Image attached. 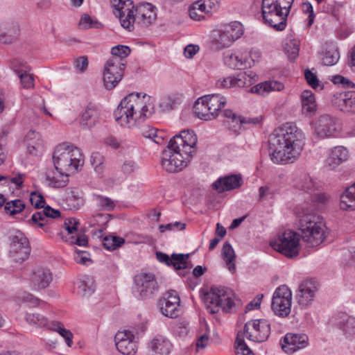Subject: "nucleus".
<instances>
[{
    "instance_id": "nucleus-1",
    "label": "nucleus",
    "mask_w": 355,
    "mask_h": 355,
    "mask_svg": "<svg viewBox=\"0 0 355 355\" xmlns=\"http://www.w3.org/2000/svg\"><path fill=\"white\" fill-rule=\"evenodd\" d=\"M271 160L275 164L293 162L304 145V136L293 123H286L275 129L269 139Z\"/></svg>"
},
{
    "instance_id": "nucleus-2",
    "label": "nucleus",
    "mask_w": 355,
    "mask_h": 355,
    "mask_svg": "<svg viewBox=\"0 0 355 355\" xmlns=\"http://www.w3.org/2000/svg\"><path fill=\"white\" fill-rule=\"evenodd\" d=\"M197 137L192 130H182L170 139L161 156L162 168L169 173H178L185 168L196 152Z\"/></svg>"
},
{
    "instance_id": "nucleus-3",
    "label": "nucleus",
    "mask_w": 355,
    "mask_h": 355,
    "mask_svg": "<svg viewBox=\"0 0 355 355\" xmlns=\"http://www.w3.org/2000/svg\"><path fill=\"white\" fill-rule=\"evenodd\" d=\"M294 0H262V16L266 23L282 31L286 26L287 17Z\"/></svg>"
},
{
    "instance_id": "nucleus-4",
    "label": "nucleus",
    "mask_w": 355,
    "mask_h": 355,
    "mask_svg": "<svg viewBox=\"0 0 355 355\" xmlns=\"http://www.w3.org/2000/svg\"><path fill=\"white\" fill-rule=\"evenodd\" d=\"M56 170L69 174L75 173L84 163L80 150L76 146L62 144L56 146L53 155Z\"/></svg>"
},
{
    "instance_id": "nucleus-5",
    "label": "nucleus",
    "mask_w": 355,
    "mask_h": 355,
    "mask_svg": "<svg viewBox=\"0 0 355 355\" xmlns=\"http://www.w3.org/2000/svg\"><path fill=\"white\" fill-rule=\"evenodd\" d=\"M203 300L208 312L211 314L218 313L220 309L230 312L235 306V295L226 287H211L205 294Z\"/></svg>"
},
{
    "instance_id": "nucleus-6",
    "label": "nucleus",
    "mask_w": 355,
    "mask_h": 355,
    "mask_svg": "<svg viewBox=\"0 0 355 355\" xmlns=\"http://www.w3.org/2000/svg\"><path fill=\"white\" fill-rule=\"evenodd\" d=\"M227 103L225 96L220 94H209L202 96L195 102L193 110L196 116L205 121L214 119L218 112Z\"/></svg>"
},
{
    "instance_id": "nucleus-7",
    "label": "nucleus",
    "mask_w": 355,
    "mask_h": 355,
    "mask_svg": "<svg viewBox=\"0 0 355 355\" xmlns=\"http://www.w3.org/2000/svg\"><path fill=\"white\" fill-rule=\"evenodd\" d=\"M299 235L290 230L279 233L277 236L270 241L271 247L276 251L288 258L298 255L300 246Z\"/></svg>"
},
{
    "instance_id": "nucleus-8",
    "label": "nucleus",
    "mask_w": 355,
    "mask_h": 355,
    "mask_svg": "<svg viewBox=\"0 0 355 355\" xmlns=\"http://www.w3.org/2000/svg\"><path fill=\"white\" fill-rule=\"evenodd\" d=\"M243 34L242 24L238 21L220 26L212 31L214 43L220 49L229 47Z\"/></svg>"
},
{
    "instance_id": "nucleus-9",
    "label": "nucleus",
    "mask_w": 355,
    "mask_h": 355,
    "mask_svg": "<svg viewBox=\"0 0 355 355\" xmlns=\"http://www.w3.org/2000/svg\"><path fill=\"white\" fill-rule=\"evenodd\" d=\"M125 98L136 125L144 121L153 114L154 107L150 102V96L146 94L141 96L139 94H130Z\"/></svg>"
},
{
    "instance_id": "nucleus-10",
    "label": "nucleus",
    "mask_w": 355,
    "mask_h": 355,
    "mask_svg": "<svg viewBox=\"0 0 355 355\" xmlns=\"http://www.w3.org/2000/svg\"><path fill=\"white\" fill-rule=\"evenodd\" d=\"M242 337L255 343H262L268 339L270 334V325L266 320H252L247 322L243 331H239Z\"/></svg>"
},
{
    "instance_id": "nucleus-11",
    "label": "nucleus",
    "mask_w": 355,
    "mask_h": 355,
    "mask_svg": "<svg viewBox=\"0 0 355 355\" xmlns=\"http://www.w3.org/2000/svg\"><path fill=\"white\" fill-rule=\"evenodd\" d=\"M125 63L120 58L112 57L106 62L103 70V83L107 89L114 88L122 79Z\"/></svg>"
},
{
    "instance_id": "nucleus-12",
    "label": "nucleus",
    "mask_w": 355,
    "mask_h": 355,
    "mask_svg": "<svg viewBox=\"0 0 355 355\" xmlns=\"http://www.w3.org/2000/svg\"><path fill=\"white\" fill-rule=\"evenodd\" d=\"M10 257L15 262H21L27 259L31 252V247L24 234L20 231H15L10 235Z\"/></svg>"
},
{
    "instance_id": "nucleus-13",
    "label": "nucleus",
    "mask_w": 355,
    "mask_h": 355,
    "mask_svg": "<svg viewBox=\"0 0 355 355\" xmlns=\"http://www.w3.org/2000/svg\"><path fill=\"white\" fill-rule=\"evenodd\" d=\"M292 292L286 285L279 286L273 293L272 309L277 315L286 317L291 313Z\"/></svg>"
},
{
    "instance_id": "nucleus-14",
    "label": "nucleus",
    "mask_w": 355,
    "mask_h": 355,
    "mask_svg": "<svg viewBox=\"0 0 355 355\" xmlns=\"http://www.w3.org/2000/svg\"><path fill=\"white\" fill-rule=\"evenodd\" d=\"M257 80L256 73L252 71L240 72L236 76H227L218 80L216 85L223 88H242L250 87Z\"/></svg>"
},
{
    "instance_id": "nucleus-15",
    "label": "nucleus",
    "mask_w": 355,
    "mask_h": 355,
    "mask_svg": "<svg viewBox=\"0 0 355 355\" xmlns=\"http://www.w3.org/2000/svg\"><path fill=\"white\" fill-rule=\"evenodd\" d=\"M158 306L162 314L170 318H176L180 315V298L175 291L166 293L158 301Z\"/></svg>"
},
{
    "instance_id": "nucleus-16",
    "label": "nucleus",
    "mask_w": 355,
    "mask_h": 355,
    "mask_svg": "<svg viewBox=\"0 0 355 355\" xmlns=\"http://www.w3.org/2000/svg\"><path fill=\"white\" fill-rule=\"evenodd\" d=\"M135 292L141 299L152 297L158 290V284L153 274H140L135 277Z\"/></svg>"
},
{
    "instance_id": "nucleus-17",
    "label": "nucleus",
    "mask_w": 355,
    "mask_h": 355,
    "mask_svg": "<svg viewBox=\"0 0 355 355\" xmlns=\"http://www.w3.org/2000/svg\"><path fill=\"white\" fill-rule=\"evenodd\" d=\"M60 216V211L58 209L46 206L43 211L34 213L31 218V222L38 227L42 228L46 233H51L53 224L50 218H57Z\"/></svg>"
},
{
    "instance_id": "nucleus-18",
    "label": "nucleus",
    "mask_w": 355,
    "mask_h": 355,
    "mask_svg": "<svg viewBox=\"0 0 355 355\" xmlns=\"http://www.w3.org/2000/svg\"><path fill=\"white\" fill-rule=\"evenodd\" d=\"M115 344L118 351L123 355H135L137 345L134 334L128 330L118 331L115 335Z\"/></svg>"
},
{
    "instance_id": "nucleus-19",
    "label": "nucleus",
    "mask_w": 355,
    "mask_h": 355,
    "mask_svg": "<svg viewBox=\"0 0 355 355\" xmlns=\"http://www.w3.org/2000/svg\"><path fill=\"white\" fill-rule=\"evenodd\" d=\"M338 121L328 114L321 115L314 123V132L318 138L332 136L338 129Z\"/></svg>"
},
{
    "instance_id": "nucleus-20",
    "label": "nucleus",
    "mask_w": 355,
    "mask_h": 355,
    "mask_svg": "<svg viewBox=\"0 0 355 355\" xmlns=\"http://www.w3.org/2000/svg\"><path fill=\"white\" fill-rule=\"evenodd\" d=\"M331 103L342 112L355 113V92H337L332 96Z\"/></svg>"
},
{
    "instance_id": "nucleus-21",
    "label": "nucleus",
    "mask_w": 355,
    "mask_h": 355,
    "mask_svg": "<svg viewBox=\"0 0 355 355\" xmlns=\"http://www.w3.org/2000/svg\"><path fill=\"white\" fill-rule=\"evenodd\" d=\"M296 215L298 218L297 227L304 241H309L311 238V214L308 203L300 205L296 207Z\"/></svg>"
},
{
    "instance_id": "nucleus-22",
    "label": "nucleus",
    "mask_w": 355,
    "mask_h": 355,
    "mask_svg": "<svg viewBox=\"0 0 355 355\" xmlns=\"http://www.w3.org/2000/svg\"><path fill=\"white\" fill-rule=\"evenodd\" d=\"M309 336L306 334H287L281 343L282 349L287 354L303 349L309 345Z\"/></svg>"
},
{
    "instance_id": "nucleus-23",
    "label": "nucleus",
    "mask_w": 355,
    "mask_h": 355,
    "mask_svg": "<svg viewBox=\"0 0 355 355\" xmlns=\"http://www.w3.org/2000/svg\"><path fill=\"white\" fill-rule=\"evenodd\" d=\"M53 280V275L49 269L43 267L35 268L30 276L31 286L34 290L47 288Z\"/></svg>"
},
{
    "instance_id": "nucleus-24",
    "label": "nucleus",
    "mask_w": 355,
    "mask_h": 355,
    "mask_svg": "<svg viewBox=\"0 0 355 355\" xmlns=\"http://www.w3.org/2000/svg\"><path fill=\"white\" fill-rule=\"evenodd\" d=\"M114 116L118 124L122 127L130 128L137 125L125 97L114 110Z\"/></svg>"
},
{
    "instance_id": "nucleus-25",
    "label": "nucleus",
    "mask_w": 355,
    "mask_h": 355,
    "mask_svg": "<svg viewBox=\"0 0 355 355\" xmlns=\"http://www.w3.org/2000/svg\"><path fill=\"white\" fill-rule=\"evenodd\" d=\"M225 64L233 69H242L251 67V62L248 58V52L246 51H235L227 53L224 57Z\"/></svg>"
},
{
    "instance_id": "nucleus-26",
    "label": "nucleus",
    "mask_w": 355,
    "mask_h": 355,
    "mask_svg": "<svg viewBox=\"0 0 355 355\" xmlns=\"http://www.w3.org/2000/svg\"><path fill=\"white\" fill-rule=\"evenodd\" d=\"M137 23L143 26H148L155 21L156 8L149 3H141L135 7Z\"/></svg>"
},
{
    "instance_id": "nucleus-27",
    "label": "nucleus",
    "mask_w": 355,
    "mask_h": 355,
    "mask_svg": "<svg viewBox=\"0 0 355 355\" xmlns=\"http://www.w3.org/2000/svg\"><path fill=\"white\" fill-rule=\"evenodd\" d=\"M312 248L318 247L324 242L329 235V230L324 219L320 216L312 215Z\"/></svg>"
},
{
    "instance_id": "nucleus-28",
    "label": "nucleus",
    "mask_w": 355,
    "mask_h": 355,
    "mask_svg": "<svg viewBox=\"0 0 355 355\" xmlns=\"http://www.w3.org/2000/svg\"><path fill=\"white\" fill-rule=\"evenodd\" d=\"M330 322L341 329L345 335L351 336L354 332L355 318L348 315L346 313H335L330 319Z\"/></svg>"
},
{
    "instance_id": "nucleus-29",
    "label": "nucleus",
    "mask_w": 355,
    "mask_h": 355,
    "mask_svg": "<svg viewBox=\"0 0 355 355\" xmlns=\"http://www.w3.org/2000/svg\"><path fill=\"white\" fill-rule=\"evenodd\" d=\"M242 184L241 175H230L220 178L214 184L213 188L219 193L230 191L240 187Z\"/></svg>"
},
{
    "instance_id": "nucleus-30",
    "label": "nucleus",
    "mask_w": 355,
    "mask_h": 355,
    "mask_svg": "<svg viewBox=\"0 0 355 355\" xmlns=\"http://www.w3.org/2000/svg\"><path fill=\"white\" fill-rule=\"evenodd\" d=\"M98 117L99 110L97 105L89 103L80 115V124L85 128H92L95 125Z\"/></svg>"
},
{
    "instance_id": "nucleus-31",
    "label": "nucleus",
    "mask_w": 355,
    "mask_h": 355,
    "mask_svg": "<svg viewBox=\"0 0 355 355\" xmlns=\"http://www.w3.org/2000/svg\"><path fill=\"white\" fill-rule=\"evenodd\" d=\"M69 175L70 174L60 170H49L46 173V180L51 187L62 188L67 185Z\"/></svg>"
},
{
    "instance_id": "nucleus-32",
    "label": "nucleus",
    "mask_w": 355,
    "mask_h": 355,
    "mask_svg": "<svg viewBox=\"0 0 355 355\" xmlns=\"http://www.w3.org/2000/svg\"><path fill=\"white\" fill-rule=\"evenodd\" d=\"M284 89V84L277 80H268L260 83L253 86L250 91L252 93H257L262 96L267 95L271 92H280Z\"/></svg>"
},
{
    "instance_id": "nucleus-33",
    "label": "nucleus",
    "mask_w": 355,
    "mask_h": 355,
    "mask_svg": "<svg viewBox=\"0 0 355 355\" xmlns=\"http://www.w3.org/2000/svg\"><path fill=\"white\" fill-rule=\"evenodd\" d=\"M348 151L343 146L334 148L326 159V165L333 169L347 159Z\"/></svg>"
},
{
    "instance_id": "nucleus-34",
    "label": "nucleus",
    "mask_w": 355,
    "mask_h": 355,
    "mask_svg": "<svg viewBox=\"0 0 355 355\" xmlns=\"http://www.w3.org/2000/svg\"><path fill=\"white\" fill-rule=\"evenodd\" d=\"M296 299L300 305L308 306L311 302V279L306 277L299 284Z\"/></svg>"
},
{
    "instance_id": "nucleus-35",
    "label": "nucleus",
    "mask_w": 355,
    "mask_h": 355,
    "mask_svg": "<svg viewBox=\"0 0 355 355\" xmlns=\"http://www.w3.org/2000/svg\"><path fill=\"white\" fill-rule=\"evenodd\" d=\"M283 49L288 58L293 61L299 55L300 41L292 35H288L283 42Z\"/></svg>"
},
{
    "instance_id": "nucleus-36",
    "label": "nucleus",
    "mask_w": 355,
    "mask_h": 355,
    "mask_svg": "<svg viewBox=\"0 0 355 355\" xmlns=\"http://www.w3.org/2000/svg\"><path fill=\"white\" fill-rule=\"evenodd\" d=\"M150 347L155 354L168 355L171 350L172 345L166 338L158 336L151 340Z\"/></svg>"
},
{
    "instance_id": "nucleus-37",
    "label": "nucleus",
    "mask_w": 355,
    "mask_h": 355,
    "mask_svg": "<svg viewBox=\"0 0 355 355\" xmlns=\"http://www.w3.org/2000/svg\"><path fill=\"white\" fill-rule=\"evenodd\" d=\"M331 196L319 189H315L312 184V207H315L318 209H322L331 202Z\"/></svg>"
},
{
    "instance_id": "nucleus-38",
    "label": "nucleus",
    "mask_w": 355,
    "mask_h": 355,
    "mask_svg": "<svg viewBox=\"0 0 355 355\" xmlns=\"http://www.w3.org/2000/svg\"><path fill=\"white\" fill-rule=\"evenodd\" d=\"M49 329L59 334L65 340L68 347H71L73 344V335L72 332L67 329L64 324L58 321H52L50 322Z\"/></svg>"
},
{
    "instance_id": "nucleus-39",
    "label": "nucleus",
    "mask_w": 355,
    "mask_h": 355,
    "mask_svg": "<svg viewBox=\"0 0 355 355\" xmlns=\"http://www.w3.org/2000/svg\"><path fill=\"white\" fill-rule=\"evenodd\" d=\"M24 318L29 325L36 328H49L50 324L48 319L40 313H25Z\"/></svg>"
},
{
    "instance_id": "nucleus-40",
    "label": "nucleus",
    "mask_w": 355,
    "mask_h": 355,
    "mask_svg": "<svg viewBox=\"0 0 355 355\" xmlns=\"http://www.w3.org/2000/svg\"><path fill=\"white\" fill-rule=\"evenodd\" d=\"M223 259L226 263L228 270L232 274L234 273L236 270L235 266V259L236 255L234 253V250L232 248V245L228 243L225 242L223 246Z\"/></svg>"
},
{
    "instance_id": "nucleus-41",
    "label": "nucleus",
    "mask_w": 355,
    "mask_h": 355,
    "mask_svg": "<svg viewBox=\"0 0 355 355\" xmlns=\"http://www.w3.org/2000/svg\"><path fill=\"white\" fill-rule=\"evenodd\" d=\"M25 209V204L20 199H15L9 201H5L4 212L6 214L14 216L21 213Z\"/></svg>"
},
{
    "instance_id": "nucleus-42",
    "label": "nucleus",
    "mask_w": 355,
    "mask_h": 355,
    "mask_svg": "<svg viewBox=\"0 0 355 355\" xmlns=\"http://www.w3.org/2000/svg\"><path fill=\"white\" fill-rule=\"evenodd\" d=\"M26 141L28 150L31 154H35V151L41 148L42 145L40 135L35 131H29L26 135Z\"/></svg>"
},
{
    "instance_id": "nucleus-43",
    "label": "nucleus",
    "mask_w": 355,
    "mask_h": 355,
    "mask_svg": "<svg viewBox=\"0 0 355 355\" xmlns=\"http://www.w3.org/2000/svg\"><path fill=\"white\" fill-rule=\"evenodd\" d=\"M119 19L121 25L126 30L132 31L134 30V24L137 22L135 10L128 11L121 15H115Z\"/></svg>"
},
{
    "instance_id": "nucleus-44",
    "label": "nucleus",
    "mask_w": 355,
    "mask_h": 355,
    "mask_svg": "<svg viewBox=\"0 0 355 355\" xmlns=\"http://www.w3.org/2000/svg\"><path fill=\"white\" fill-rule=\"evenodd\" d=\"M93 200L98 209L103 211H111L116 206V203L112 199L99 194H94Z\"/></svg>"
},
{
    "instance_id": "nucleus-45",
    "label": "nucleus",
    "mask_w": 355,
    "mask_h": 355,
    "mask_svg": "<svg viewBox=\"0 0 355 355\" xmlns=\"http://www.w3.org/2000/svg\"><path fill=\"white\" fill-rule=\"evenodd\" d=\"M314 69L312 68V71ZM329 76L324 77V76L318 73L317 71H312V89L315 92H320L325 91L327 89L329 84Z\"/></svg>"
},
{
    "instance_id": "nucleus-46",
    "label": "nucleus",
    "mask_w": 355,
    "mask_h": 355,
    "mask_svg": "<svg viewBox=\"0 0 355 355\" xmlns=\"http://www.w3.org/2000/svg\"><path fill=\"white\" fill-rule=\"evenodd\" d=\"M112 6L114 8V15H121L135 9V6L131 0H112Z\"/></svg>"
},
{
    "instance_id": "nucleus-47",
    "label": "nucleus",
    "mask_w": 355,
    "mask_h": 355,
    "mask_svg": "<svg viewBox=\"0 0 355 355\" xmlns=\"http://www.w3.org/2000/svg\"><path fill=\"white\" fill-rule=\"evenodd\" d=\"M19 34V29L17 25L9 26L6 28L5 31L0 33V42L11 43L17 38Z\"/></svg>"
},
{
    "instance_id": "nucleus-48",
    "label": "nucleus",
    "mask_w": 355,
    "mask_h": 355,
    "mask_svg": "<svg viewBox=\"0 0 355 355\" xmlns=\"http://www.w3.org/2000/svg\"><path fill=\"white\" fill-rule=\"evenodd\" d=\"M347 188L340 196V207L343 210L355 209V195Z\"/></svg>"
},
{
    "instance_id": "nucleus-49",
    "label": "nucleus",
    "mask_w": 355,
    "mask_h": 355,
    "mask_svg": "<svg viewBox=\"0 0 355 355\" xmlns=\"http://www.w3.org/2000/svg\"><path fill=\"white\" fill-rule=\"evenodd\" d=\"M339 58L340 53L338 49L335 46H330L326 49L322 58V62L326 66H332L338 62Z\"/></svg>"
},
{
    "instance_id": "nucleus-50",
    "label": "nucleus",
    "mask_w": 355,
    "mask_h": 355,
    "mask_svg": "<svg viewBox=\"0 0 355 355\" xmlns=\"http://www.w3.org/2000/svg\"><path fill=\"white\" fill-rule=\"evenodd\" d=\"M302 114L309 117L311 116V91L304 90L300 96Z\"/></svg>"
},
{
    "instance_id": "nucleus-51",
    "label": "nucleus",
    "mask_w": 355,
    "mask_h": 355,
    "mask_svg": "<svg viewBox=\"0 0 355 355\" xmlns=\"http://www.w3.org/2000/svg\"><path fill=\"white\" fill-rule=\"evenodd\" d=\"M66 201L69 209H78L83 205L82 197L77 189H73L71 191L67 196Z\"/></svg>"
},
{
    "instance_id": "nucleus-52",
    "label": "nucleus",
    "mask_w": 355,
    "mask_h": 355,
    "mask_svg": "<svg viewBox=\"0 0 355 355\" xmlns=\"http://www.w3.org/2000/svg\"><path fill=\"white\" fill-rule=\"evenodd\" d=\"M188 254H175L171 255V266H173L175 270H179L188 268L187 259Z\"/></svg>"
},
{
    "instance_id": "nucleus-53",
    "label": "nucleus",
    "mask_w": 355,
    "mask_h": 355,
    "mask_svg": "<svg viewBox=\"0 0 355 355\" xmlns=\"http://www.w3.org/2000/svg\"><path fill=\"white\" fill-rule=\"evenodd\" d=\"M125 243L124 239L116 236H107L103 239V245L109 250H114Z\"/></svg>"
},
{
    "instance_id": "nucleus-54",
    "label": "nucleus",
    "mask_w": 355,
    "mask_h": 355,
    "mask_svg": "<svg viewBox=\"0 0 355 355\" xmlns=\"http://www.w3.org/2000/svg\"><path fill=\"white\" fill-rule=\"evenodd\" d=\"M235 345V353L236 355H254L252 350L245 344L241 333L237 334Z\"/></svg>"
},
{
    "instance_id": "nucleus-55",
    "label": "nucleus",
    "mask_w": 355,
    "mask_h": 355,
    "mask_svg": "<svg viewBox=\"0 0 355 355\" xmlns=\"http://www.w3.org/2000/svg\"><path fill=\"white\" fill-rule=\"evenodd\" d=\"M90 162L98 174L103 173L104 169V157L101 153L98 152L93 153L90 157Z\"/></svg>"
},
{
    "instance_id": "nucleus-56",
    "label": "nucleus",
    "mask_w": 355,
    "mask_h": 355,
    "mask_svg": "<svg viewBox=\"0 0 355 355\" xmlns=\"http://www.w3.org/2000/svg\"><path fill=\"white\" fill-rule=\"evenodd\" d=\"M131 52L129 46L125 45H116L113 46L111 49L112 57H116L121 59L124 62L123 59L127 58Z\"/></svg>"
},
{
    "instance_id": "nucleus-57",
    "label": "nucleus",
    "mask_w": 355,
    "mask_h": 355,
    "mask_svg": "<svg viewBox=\"0 0 355 355\" xmlns=\"http://www.w3.org/2000/svg\"><path fill=\"white\" fill-rule=\"evenodd\" d=\"M10 67L18 75L22 71H29L30 67L27 62L19 58H13L10 60Z\"/></svg>"
},
{
    "instance_id": "nucleus-58",
    "label": "nucleus",
    "mask_w": 355,
    "mask_h": 355,
    "mask_svg": "<svg viewBox=\"0 0 355 355\" xmlns=\"http://www.w3.org/2000/svg\"><path fill=\"white\" fill-rule=\"evenodd\" d=\"M141 135L146 138L151 139L156 144H161L163 140L162 136L157 135V130L150 126L144 127Z\"/></svg>"
},
{
    "instance_id": "nucleus-59",
    "label": "nucleus",
    "mask_w": 355,
    "mask_h": 355,
    "mask_svg": "<svg viewBox=\"0 0 355 355\" xmlns=\"http://www.w3.org/2000/svg\"><path fill=\"white\" fill-rule=\"evenodd\" d=\"M18 77L24 88L30 89L34 87V78L31 74L28 73V71L19 73Z\"/></svg>"
},
{
    "instance_id": "nucleus-60",
    "label": "nucleus",
    "mask_w": 355,
    "mask_h": 355,
    "mask_svg": "<svg viewBox=\"0 0 355 355\" xmlns=\"http://www.w3.org/2000/svg\"><path fill=\"white\" fill-rule=\"evenodd\" d=\"M78 288L82 291L83 295H90L95 289L93 279L87 278V281H81L78 286Z\"/></svg>"
},
{
    "instance_id": "nucleus-61",
    "label": "nucleus",
    "mask_w": 355,
    "mask_h": 355,
    "mask_svg": "<svg viewBox=\"0 0 355 355\" xmlns=\"http://www.w3.org/2000/svg\"><path fill=\"white\" fill-rule=\"evenodd\" d=\"M200 6L202 5L204 9L206 10L207 14L216 11L219 8V3L218 0H199L198 1Z\"/></svg>"
},
{
    "instance_id": "nucleus-62",
    "label": "nucleus",
    "mask_w": 355,
    "mask_h": 355,
    "mask_svg": "<svg viewBox=\"0 0 355 355\" xmlns=\"http://www.w3.org/2000/svg\"><path fill=\"white\" fill-rule=\"evenodd\" d=\"M65 241L71 245L76 244L79 246H86L88 243L87 238L85 234H78L76 236H70L69 238L66 237Z\"/></svg>"
},
{
    "instance_id": "nucleus-63",
    "label": "nucleus",
    "mask_w": 355,
    "mask_h": 355,
    "mask_svg": "<svg viewBox=\"0 0 355 355\" xmlns=\"http://www.w3.org/2000/svg\"><path fill=\"white\" fill-rule=\"evenodd\" d=\"M30 201L31 205L36 208H44L46 207L44 206L45 200L44 197L36 192H32L31 193Z\"/></svg>"
},
{
    "instance_id": "nucleus-64",
    "label": "nucleus",
    "mask_w": 355,
    "mask_h": 355,
    "mask_svg": "<svg viewBox=\"0 0 355 355\" xmlns=\"http://www.w3.org/2000/svg\"><path fill=\"white\" fill-rule=\"evenodd\" d=\"M198 5H200L199 3L196 1L189 8V16L193 20L200 21L205 19V15L202 11L196 9Z\"/></svg>"
}]
</instances>
